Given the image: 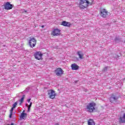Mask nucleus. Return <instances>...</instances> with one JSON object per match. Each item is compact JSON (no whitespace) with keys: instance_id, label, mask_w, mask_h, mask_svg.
<instances>
[{"instance_id":"nucleus-18","label":"nucleus","mask_w":125,"mask_h":125,"mask_svg":"<svg viewBox=\"0 0 125 125\" xmlns=\"http://www.w3.org/2000/svg\"><path fill=\"white\" fill-rule=\"evenodd\" d=\"M32 104H33V103H32V102H31L29 105L28 106V112H30V109L31 108V107H32Z\"/></svg>"},{"instance_id":"nucleus-6","label":"nucleus","mask_w":125,"mask_h":125,"mask_svg":"<svg viewBox=\"0 0 125 125\" xmlns=\"http://www.w3.org/2000/svg\"><path fill=\"white\" fill-rule=\"evenodd\" d=\"M29 44L31 48L35 47L37 44V40L34 38H30L29 41Z\"/></svg>"},{"instance_id":"nucleus-7","label":"nucleus","mask_w":125,"mask_h":125,"mask_svg":"<svg viewBox=\"0 0 125 125\" xmlns=\"http://www.w3.org/2000/svg\"><path fill=\"white\" fill-rule=\"evenodd\" d=\"M55 73L56 75V76H58V77H61L63 74H64V71H63V69L62 68L59 67L55 70Z\"/></svg>"},{"instance_id":"nucleus-12","label":"nucleus","mask_w":125,"mask_h":125,"mask_svg":"<svg viewBox=\"0 0 125 125\" xmlns=\"http://www.w3.org/2000/svg\"><path fill=\"white\" fill-rule=\"evenodd\" d=\"M61 25L64 26L65 27H70V26H71L70 22H67L66 21H63L62 22Z\"/></svg>"},{"instance_id":"nucleus-19","label":"nucleus","mask_w":125,"mask_h":125,"mask_svg":"<svg viewBox=\"0 0 125 125\" xmlns=\"http://www.w3.org/2000/svg\"><path fill=\"white\" fill-rule=\"evenodd\" d=\"M17 106V102H15L14 104H13V108H15V107Z\"/></svg>"},{"instance_id":"nucleus-3","label":"nucleus","mask_w":125,"mask_h":125,"mask_svg":"<svg viewBox=\"0 0 125 125\" xmlns=\"http://www.w3.org/2000/svg\"><path fill=\"white\" fill-rule=\"evenodd\" d=\"M100 15L103 18H106L109 15V12L105 8H101L100 9Z\"/></svg>"},{"instance_id":"nucleus-20","label":"nucleus","mask_w":125,"mask_h":125,"mask_svg":"<svg viewBox=\"0 0 125 125\" xmlns=\"http://www.w3.org/2000/svg\"><path fill=\"white\" fill-rule=\"evenodd\" d=\"M13 115V113L10 112V114L9 115V118L10 119H11V118H12V115Z\"/></svg>"},{"instance_id":"nucleus-10","label":"nucleus","mask_w":125,"mask_h":125,"mask_svg":"<svg viewBox=\"0 0 125 125\" xmlns=\"http://www.w3.org/2000/svg\"><path fill=\"white\" fill-rule=\"evenodd\" d=\"M118 98L114 94H112L110 98V101L111 103H113L114 101L118 100Z\"/></svg>"},{"instance_id":"nucleus-2","label":"nucleus","mask_w":125,"mask_h":125,"mask_svg":"<svg viewBox=\"0 0 125 125\" xmlns=\"http://www.w3.org/2000/svg\"><path fill=\"white\" fill-rule=\"evenodd\" d=\"M95 106H96V104L94 102L88 104L86 106L87 112L93 113V111L95 110Z\"/></svg>"},{"instance_id":"nucleus-24","label":"nucleus","mask_w":125,"mask_h":125,"mask_svg":"<svg viewBox=\"0 0 125 125\" xmlns=\"http://www.w3.org/2000/svg\"><path fill=\"white\" fill-rule=\"evenodd\" d=\"M42 28H44V25H42Z\"/></svg>"},{"instance_id":"nucleus-15","label":"nucleus","mask_w":125,"mask_h":125,"mask_svg":"<svg viewBox=\"0 0 125 125\" xmlns=\"http://www.w3.org/2000/svg\"><path fill=\"white\" fill-rule=\"evenodd\" d=\"M119 122L120 123H121L122 124H124L125 123V115H123V117H121L119 119Z\"/></svg>"},{"instance_id":"nucleus-17","label":"nucleus","mask_w":125,"mask_h":125,"mask_svg":"<svg viewBox=\"0 0 125 125\" xmlns=\"http://www.w3.org/2000/svg\"><path fill=\"white\" fill-rule=\"evenodd\" d=\"M24 99H25V95H23L21 99L20 100V105H21V104L24 102Z\"/></svg>"},{"instance_id":"nucleus-5","label":"nucleus","mask_w":125,"mask_h":125,"mask_svg":"<svg viewBox=\"0 0 125 125\" xmlns=\"http://www.w3.org/2000/svg\"><path fill=\"white\" fill-rule=\"evenodd\" d=\"M61 31L59 29L56 28L51 32V35L54 37H58V36H60L61 35Z\"/></svg>"},{"instance_id":"nucleus-22","label":"nucleus","mask_w":125,"mask_h":125,"mask_svg":"<svg viewBox=\"0 0 125 125\" xmlns=\"http://www.w3.org/2000/svg\"><path fill=\"white\" fill-rule=\"evenodd\" d=\"M30 101H31V99H29L27 100V102L28 103H29V102H30Z\"/></svg>"},{"instance_id":"nucleus-9","label":"nucleus","mask_w":125,"mask_h":125,"mask_svg":"<svg viewBox=\"0 0 125 125\" xmlns=\"http://www.w3.org/2000/svg\"><path fill=\"white\" fill-rule=\"evenodd\" d=\"M4 7L6 10H10L12 8H13V5L9 2H6L4 5Z\"/></svg>"},{"instance_id":"nucleus-16","label":"nucleus","mask_w":125,"mask_h":125,"mask_svg":"<svg viewBox=\"0 0 125 125\" xmlns=\"http://www.w3.org/2000/svg\"><path fill=\"white\" fill-rule=\"evenodd\" d=\"M24 112H25V110H23L21 114V119H25L27 117V113H24Z\"/></svg>"},{"instance_id":"nucleus-1","label":"nucleus","mask_w":125,"mask_h":125,"mask_svg":"<svg viewBox=\"0 0 125 125\" xmlns=\"http://www.w3.org/2000/svg\"><path fill=\"white\" fill-rule=\"evenodd\" d=\"M91 0V1H90ZM79 0V7L81 9H84L88 7L89 4L91 5L94 3V1L93 0Z\"/></svg>"},{"instance_id":"nucleus-11","label":"nucleus","mask_w":125,"mask_h":125,"mask_svg":"<svg viewBox=\"0 0 125 125\" xmlns=\"http://www.w3.org/2000/svg\"><path fill=\"white\" fill-rule=\"evenodd\" d=\"M71 67L72 70H79V68H80V66H79V65H77L76 63L72 64Z\"/></svg>"},{"instance_id":"nucleus-14","label":"nucleus","mask_w":125,"mask_h":125,"mask_svg":"<svg viewBox=\"0 0 125 125\" xmlns=\"http://www.w3.org/2000/svg\"><path fill=\"white\" fill-rule=\"evenodd\" d=\"M77 54L79 56L80 59H83V54L82 51H78Z\"/></svg>"},{"instance_id":"nucleus-13","label":"nucleus","mask_w":125,"mask_h":125,"mask_svg":"<svg viewBox=\"0 0 125 125\" xmlns=\"http://www.w3.org/2000/svg\"><path fill=\"white\" fill-rule=\"evenodd\" d=\"M88 125H95V122L93 119H89L87 122Z\"/></svg>"},{"instance_id":"nucleus-23","label":"nucleus","mask_w":125,"mask_h":125,"mask_svg":"<svg viewBox=\"0 0 125 125\" xmlns=\"http://www.w3.org/2000/svg\"><path fill=\"white\" fill-rule=\"evenodd\" d=\"M14 125V124H13V123H11V125ZM7 125H10L9 124H7Z\"/></svg>"},{"instance_id":"nucleus-21","label":"nucleus","mask_w":125,"mask_h":125,"mask_svg":"<svg viewBox=\"0 0 125 125\" xmlns=\"http://www.w3.org/2000/svg\"><path fill=\"white\" fill-rule=\"evenodd\" d=\"M14 108L12 107L10 111V113H13V110H14Z\"/></svg>"},{"instance_id":"nucleus-4","label":"nucleus","mask_w":125,"mask_h":125,"mask_svg":"<svg viewBox=\"0 0 125 125\" xmlns=\"http://www.w3.org/2000/svg\"><path fill=\"white\" fill-rule=\"evenodd\" d=\"M42 52L37 51L35 53L34 56L37 60H42Z\"/></svg>"},{"instance_id":"nucleus-8","label":"nucleus","mask_w":125,"mask_h":125,"mask_svg":"<svg viewBox=\"0 0 125 125\" xmlns=\"http://www.w3.org/2000/svg\"><path fill=\"white\" fill-rule=\"evenodd\" d=\"M48 95L49 96V98L50 99H54L55 96H56V93H55L54 90H50L48 93Z\"/></svg>"}]
</instances>
